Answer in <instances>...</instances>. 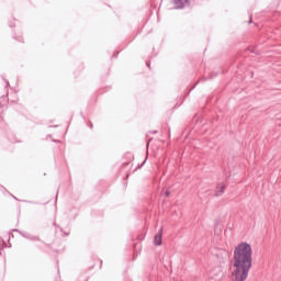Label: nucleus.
<instances>
[{"instance_id":"nucleus-1","label":"nucleus","mask_w":281,"mask_h":281,"mask_svg":"<svg viewBox=\"0 0 281 281\" xmlns=\"http://www.w3.org/2000/svg\"><path fill=\"white\" fill-rule=\"evenodd\" d=\"M252 255L251 244L247 241H243L235 247L231 266V278L233 281L247 280L254 262Z\"/></svg>"},{"instance_id":"nucleus-4","label":"nucleus","mask_w":281,"mask_h":281,"mask_svg":"<svg viewBox=\"0 0 281 281\" xmlns=\"http://www.w3.org/2000/svg\"><path fill=\"white\" fill-rule=\"evenodd\" d=\"M161 238H162L161 232L155 235V237H154V244H155L157 247L161 246Z\"/></svg>"},{"instance_id":"nucleus-3","label":"nucleus","mask_w":281,"mask_h":281,"mask_svg":"<svg viewBox=\"0 0 281 281\" xmlns=\"http://www.w3.org/2000/svg\"><path fill=\"white\" fill-rule=\"evenodd\" d=\"M225 193V184L221 183L216 187L215 196H222Z\"/></svg>"},{"instance_id":"nucleus-5","label":"nucleus","mask_w":281,"mask_h":281,"mask_svg":"<svg viewBox=\"0 0 281 281\" xmlns=\"http://www.w3.org/2000/svg\"><path fill=\"white\" fill-rule=\"evenodd\" d=\"M1 102H3V104H7L8 99H7L5 97H2V98H1Z\"/></svg>"},{"instance_id":"nucleus-2","label":"nucleus","mask_w":281,"mask_h":281,"mask_svg":"<svg viewBox=\"0 0 281 281\" xmlns=\"http://www.w3.org/2000/svg\"><path fill=\"white\" fill-rule=\"evenodd\" d=\"M173 3L178 10H181L188 5V0H173Z\"/></svg>"}]
</instances>
